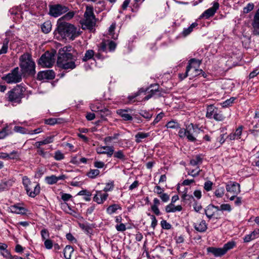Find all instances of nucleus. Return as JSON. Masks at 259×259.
<instances>
[{
    "mask_svg": "<svg viewBox=\"0 0 259 259\" xmlns=\"http://www.w3.org/2000/svg\"><path fill=\"white\" fill-rule=\"evenodd\" d=\"M73 50L70 46H65L59 49L57 61L59 67L64 70H72L76 67V57L71 53Z\"/></svg>",
    "mask_w": 259,
    "mask_h": 259,
    "instance_id": "nucleus-1",
    "label": "nucleus"
},
{
    "mask_svg": "<svg viewBox=\"0 0 259 259\" xmlns=\"http://www.w3.org/2000/svg\"><path fill=\"white\" fill-rule=\"evenodd\" d=\"M57 24L56 31L62 38L72 40L79 35V32L74 25L69 23L61 22V19L58 21Z\"/></svg>",
    "mask_w": 259,
    "mask_h": 259,
    "instance_id": "nucleus-2",
    "label": "nucleus"
},
{
    "mask_svg": "<svg viewBox=\"0 0 259 259\" xmlns=\"http://www.w3.org/2000/svg\"><path fill=\"white\" fill-rule=\"evenodd\" d=\"M19 66L23 74L33 75L35 73V64L29 53H24L19 58Z\"/></svg>",
    "mask_w": 259,
    "mask_h": 259,
    "instance_id": "nucleus-3",
    "label": "nucleus"
},
{
    "mask_svg": "<svg viewBox=\"0 0 259 259\" xmlns=\"http://www.w3.org/2000/svg\"><path fill=\"white\" fill-rule=\"evenodd\" d=\"M147 93L148 95H146L143 100L147 101L152 97H154L155 95H157L158 96H160V91L159 90V86L158 84H151L149 88L144 89L141 88L138 92L134 94V95L129 96L128 99L130 101H132L135 98L138 97L140 95L143 93Z\"/></svg>",
    "mask_w": 259,
    "mask_h": 259,
    "instance_id": "nucleus-4",
    "label": "nucleus"
},
{
    "mask_svg": "<svg viewBox=\"0 0 259 259\" xmlns=\"http://www.w3.org/2000/svg\"><path fill=\"white\" fill-rule=\"evenodd\" d=\"M84 17V19L81 21L82 29H92L96 24V19L93 13V7L89 6L86 7Z\"/></svg>",
    "mask_w": 259,
    "mask_h": 259,
    "instance_id": "nucleus-5",
    "label": "nucleus"
},
{
    "mask_svg": "<svg viewBox=\"0 0 259 259\" xmlns=\"http://www.w3.org/2000/svg\"><path fill=\"white\" fill-rule=\"evenodd\" d=\"M22 182L27 194L30 197L34 198L39 193L40 186L38 184L32 183L26 176L23 177Z\"/></svg>",
    "mask_w": 259,
    "mask_h": 259,
    "instance_id": "nucleus-6",
    "label": "nucleus"
},
{
    "mask_svg": "<svg viewBox=\"0 0 259 259\" xmlns=\"http://www.w3.org/2000/svg\"><path fill=\"white\" fill-rule=\"evenodd\" d=\"M22 72L20 71L18 67L12 69L9 73L3 76L2 79L9 84L17 83L22 80Z\"/></svg>",
    "mask_w": 259,
    "mask_h": 259,
    "instance_id": "nucleus-7",
    "label": "nucleus"
},
{
    "mask_svg": "<svg viewBox=\"0 0 259 259\" xmlns=\"http://www.w3.org/2000/svg\"><path fill=\"white\" fill-rule=\"evenodd\" d=\"M24 89L19 85L9 91L7 94V99L9 102L15 103H20L23 98Z\"/></svg>",
    "mask_w": 259,
    "mask_h": 259,
    "instance_id": "nucleus-8",
    "label": "nucleus"
},
{
    "mask_svg": "<svg viewBox=\"0 0 259 259\" xmlns=\"http://www.w3.org/2000/svg\"><path fill=\"white\" fill-rule=\"evenodd\" d=\"M236 243L234 241H229L225 244L222 248L209 247L207 251L212 253L215 256H221L224 255L228 250L233 248Z\"/></svg>",
    "mask_w": 259,
    "mask_h": 259,
    "instance_id": "nucleus-9",
    "label": "nucleus"
},
{
    "mask_svg": "<svg viewBox=\"0 0 259 259\" xmlns=\"http://www.w3.org/2000/svg\"><path fill=\"white\" fill-rule=\"evenodd\" d=\"M55 55L53 53L46 52L38 61V64L43 67L50 68L55 63Z\"/></svg>",
    "mask_w": 259,
    "mask_h": 259,
    "instance_id": "nucleus-10",
    "label": "nucleus"
},
{
    "mask_svg": "<svg viewBox=\"0 0 259 259\" xmlns=\"http://www.w3.org/2000/svg\"><path fill=\"white\" fill-rule=\"evenodd\" d=\"M49 7V14L54 17H58L69 10L68 7L61 4L51 5Z\"/></svg>",
    "mask_w": 259,
    "mask_h": 259,
    "instance_id": "nucleus-11",
    "label": "nucleus"
},
{
    "mask_svg": "<svg viewBox=\"0 0 259 259\" xmlns=\"http://www.w3.org/2000/svg\"><path fill=\"white\" fill-rule=\"evenodd\" d=\"M187 138L188 141L195 142L196 141L195 137L197 136L200 132V128L197 126L191 123L187 127Z\"/></svg>",
    "mask_w": 259,
    "mask_h": 259,
    "instance_id": "nucleus-12",
    "label": "nucleus"
},
{
    "mask_svg": "<svg viewBox=\"0 0 259 259\" xmlns=\"http://www.w3.org/2000/svg\"><path fill=\"white\" fill-rule=\"evenodd\" d=\"M202 74L203 77H205V73L203 71L202 69L197 68H190V70L188 71V68H186V72L185 73V75L184 77H182V74L180 75V78L181 79H184L186 78L187 76H189L190 78H193L198 75Z\"/></svg>",
    "mask_w": 259,
    "mask_h": 259,
    "instance_id": "nucleus-13",
    "label": "nucleus"
},
{
    "mask_svg": "<svg viewBox=\"0 0 259 259\" xmlns=\"http://www.w3.org/2000/svg\"><path fill=\"white\" fill-rule=\"evenodd\" d=\"M220 5L217 1L213 2V6L206 10H205L201 15V17H204L206 19H208L209 17L213 16L217 10L219 9Z\"/></svg>",
    "mask_w": 259,
    "mask_h": 259,
    "instance_id": "nucleus-14",
    "label": "nucleus"
},
{
    "mask_svg": "<svg viewBox=\"0 0 259 259\" xmlns=\"http://www.w3.org/2000/svg\"><path fill=\"white\" fill-rule=\"evenodd\" d=\"M96 151L99 154H106L108 157H111L114 151L113 146H101L96 149Z\"/></svg>",
    "mask_w": 259,
    "mask_h": 259,
    "instance_id": "nucleus-15",
    "label": "nucleus"
},
{
    "mask_svg": "<svg viewBox=\"0 0 259 259\" xmlns=\"http://www.w3.org/2000/svg\"><path fill=\"white\" fill-rule=\"evenodd\" d=\"M55 77V73L52 70L40 71L37 74L38 80L53 79Z\"/></svg>",
    "mask_w": 259,
    "mask_h": 259,
    "instance_id": "nucleus-16",
    "label": "nucleus"
},
{
    "mask_svg": "<svg viewBox=\"0 0 259 259\" xmlns=\"http://www.w3.org/2000/svg\"><path fill=\"white\" fill-rule=\"evenodd\" d=\"M226 190L228 192L237 195L240 192V185L237 183L230 182L226 185Z\"/></svg>",
    "mask_w": 259,
    "mask_h": 259,
    "instance_id": "nucleus-17",
    "label": "nucleus"
},
{
    "mask_svg": "<svg viewBox=\"0 0 259 259\" xmlns=\"http://www.w3.org/2000/svg\"><path fill=\"white\" fill-rule=\"evenodd\" d=\"M252 25L253 29V34L259 35V9L257 10L254 16Z\"/></svg>",
    "mask_w": 259,
    "mask_h": 259,
    "instance_id": "nucleus-18",
    "label": "nucleus"
},
{
    "mask_svg": "<svg viewBox=\"0 0 259 259\" xmlns=\"http://www.w3.org/2000/svg\"><path fill=\"white\" fill-rule=\"evenodd\" d=\"M220 210L219 206H215L212 204L208 205L205 209V213L208 219H211L215 212Z\"/></svg>",
    "mask_w": 259,
    "mask_h": 259,
    "instance_id": "nucleus-19",
    "label": "nucleus"
},
{
    "mask_svg": "<svg viewBox=\"0 0 259 259\" xmlns=\"http://www.w3.org/2000/svg\"><path fill=\"white\" fill-rule=\"evenodd\" d=\"M108 196L107 193H103L101 191H97L93 200L98 204H102L107 199Z\"/></svg>",
    "mask_w": 259,
    "mask_h": 259,
    "instance_id": "nucleus-20",
    "label": "nucleus"
},
{
    "mask_svg": "<svg viewBox=\"0 0 259 259\" xmlns=\"http://www.w3.org/2000/svg\"><path fill=\"white\" fill-rule=\"evenodd\" d=\"M128 109H119L116 111V113L124 120H132L133 117L128 113Z\"/></svg>",
    "mask_w": 259,
    "mask_h": 259,
    "instance_id": "nucleus-21",
    "label": "nucleus"
},
{
    "mask_svg": "<svg viewBox=\"0 0 259 259\" xmlns=\"http://www.w3.org/2000/svg\"><path fill=\"white\" fill-rule=\"evenodd\" d=\"M194 227L196 231L199 232H204L207 229V226L204 220H201L199 223H194Z\"/></svg>",
    "mask_w": 259,
    "mask_h": 259,
    "instance_id": "nucleus-22",
    "label": "nucleus"
},
{
    "mask_svg": "<svg viewBox=\"0 0 259 259\" xmlns=\"http://www.w3.org/2000/svg\"><path fill=\"white\" fill-rule=\"evenodd\" d=\"M182 206L180 205L175 206L174 203H169L165 207V211L167 213L180 211L182 210Z\"/></svg>",
    "mask_w": 259,
    "mask_h": 259,
    "instance_id": "nucleus-23",
    "label": "nucleus"
},
{
    "mask_svg": "<svg viewBox=\"0 0 259 259\" xmlns=\"http://www.w3.org/2000/svg\"><path fill=\"white\" fill-rule=\"evenodd\" d=\"M242 130L243 126L241 125L236 130L234 133L230 134L227 137L230 139V140H234L235 139H240L242 134Z\"/></svg>",
    "mask_w": 259,
    "mask_h": 259,
    "instance_id": "nucleus-24",
    "label": "nucleus"
},
{
    "mask_svg": "<svg viewBox=\"0 0 259 259\" xmlns=\"http://www.w3.org/2000/svg\"><path fill=\"white\" fill-rule=\"evenodd\" d=\"M201 64V60L193 58L189 61L188 65L186 68H188V71L190 70V68H199L200 64Z\"/></svg>",
    "mask_w": 259,
    "mask_h": 259,
    "instance_id": "nucleus-25",
    "label": "nucleus"
},
{
    "mask_svg": "<svg viewBox=\"0 0 259 259\" xmlns=\"http://www.w3.org/2000/svg\"><path fill=\"white\" fill-rule=\"evenodd\" d=\"M218 108L212 105H210L207 106L206 113V117L208 118H212L215 112H218Z\"/></svg>",
    "mask_w": 259,
    "mask_h": 259,
    "instance_id": "nucleus-26",
    "label": "nucleus"
},
{
    "mask_svg": "<svg viewBox=\"0 0 259 259\" xmlns=\"http://www.w3.org/2000/svg\"><path fill=\"white\" fill-rule=\"evenodd\" d=\"M10 209L12 212L17 214H24L26 212V209L25 208L16 205L11 206Z\"/></svg>",
    "mask_w": 259,
    "mask_h": 259,
    "instance_id": "nucleus-27",
    "label": "nucleus"
},
{
    "mask_svg": "<svg viewBox=\"0 0 259 259\" xmlns=\"http://www.w3.org/2000/svg\"><path fill=\"white\" fill-rule=\"evenodd\" d=\"M90 108L92 111L94 112H103L104 110H106V109L102 106V105L99 102H95L91 104Z\"/></svg>",
    "mask_w": 259,
    "mask_h": 259,
    "instance_id": "nucleus-28",
    "label": "nucleus"
},
{
    "mask_svg": "<svg viewBox=\"0 0 259 259\" xmlns=\"http://www.w3.org/2000/svg\"><path fill=\"white\" fill-rule=\"evenodd\" d=\"M160 204L159 200L155 198L153 200V204L151 206V208L152 211L157 215L160 214V211L158 208V205Z\"/></svg>",
    "mask_w": 259,
    "mask_h": 259,
    "instance_id": "nucleus-29",
    "label": "nucleus"
},
{
    "mask_svg": "<svg viewBox=\"0 0 259 259\" xmlns=\"http://www.w3.org/2000/svg\"><path fill=\"white\" fill-rule=\"evenodd\" d=\"M74 251L73 248L70 245H67L63 250L64 256L66 259H70Z\"/></svg>",
    "mask_w": 259,
    "mask_h": 259,
    "instance_id": "nucleus-30",
    "label": "nucleus"
},
{
    "mask_svg": "<svg viewBox=\"0 0 259 259\" xmlns=\"http://www.w3.org/2000/svg\"><path fill=\"white\" fill-rule=\"evenodd\" d=\"M149 136V133L139 132L135 135V141L137 143H141L143 139L148 137Z\"/></svg>",
    "mask_w": 259,
    "mask_h": 259,
    "instance_id": "nucleus-31",
    "label": "nucleus"
},
{
    "mask_svg": "<svg viewBox=\"0 0 259 259\" xmlns=\"http://www.w3.org/2000/svg\"><path fill=\"white\" fill-rule=\"evenodd\" d=\"M94 55L95 53L93 50H87L85 53L84 56L82 58V61L87 62L91 59H93L95 60Z\"/></svg>",
    "mask_w": 259,
    "mask_h": 259,
    "instance_id": "nucleus-32",
    "label": "nucleus"
},
{
    "mask_svg": "<svg viewBox=\"0 0 259 259\" xmlns=\"http://www.w3.org/2000/svg\"><path fill=\"white\" fill-rule=\"evenodd\" d=\"M113 156L114 158L119 159L122 161H124L126 159L123 151L121 150H119L115 152L114 151Z\"/></svg>",
    "mask_w": 259,
    "mask_h": 259,
    "instance_id": "nucleus-33",
    "label": "nucleus"
},
{
    "mask_svg": "<svg viewBox=\"0 0 259 259\" xmlns=\"http://www.w3.org/2000/svg\"><path fill=\"white\" fill-rule=\"evenodd\" d=\"M117 209H121V207L117 204H114L108 207L107 212L109 214H111L115 212Z\"/></svg>",
    "mask_w": 259,
    "mask_h": 259,
    "instance_id": "nucleus-34",
    "label": "nucleus"
},
{
    "mask_svg": "<svg viewBox=\"0 0 259 259\" xmlns=\"http://www.w3.org/2000/svg\"><path fill=\"white\" fill-rule=\"evenodd\" d=\"M198 24L196 22L193 23L188 28H185L183 31L182 34L184 36L189 35L193 30V28L196 27Z\"/></svg>",
    "mask_w": 259,
    "mask_h": 259,
    "instance_id": "nucleus-35",
    "label": "nucleus"
},
{
    "mask_svg": "<svg viewBox=\"0 0 259 259\" xmlns=\"http://www.w3.org/2000/svg\"><path fill=\"white\" fill-rule=\"evenodd\" d=\"M41 30L45 33H48L51 30L52 25L50 22L47 21L41 25Z\"/></svg>",
    "mask_w": 259,
    "mask_h": 259,
    "instance_id": "nucleus-36",
    "label": "nucleus"
},
{
    "mask_svg": "<svg viewBox=\"0 0 259 259\" xmlns=\"http://www.w3.org/2000/svg\"><path fill=\"white\" fill-rule=\"evenodd\" d=\"M202 162V158L200 155H196L194 158L190 161V164L193 166H196L201 164Z\"/></svg>",
    "mask_w": 259,
    "mask_h": 259,
    "instance_id": "nucleus-37",
    "label": "nucleus"
},
{
    "mask_svg": "<svg viewBox=\"0 0 259 259\" xmlns=\"http://www.w3.org/2000/svg\"><path fill=\"white\" fill-rule=\"evenodd\" d=\"M9 40L8 38H5L4 40L3 46L0 49V55L3 54H6L8 51V44Z\"/></svg>",
    "mask_w": 259,
    "mask_h": 259,
    "instance_id": "nucleus-38",
    "label": "nucleus"
},
{
    "mask_svg": "<svg viewBox=\"0 0 259 259\" xmlns=\"http://www.w3.org/2000/svg\"><path fill=\"white\" fill-rule=\"evenodd\" d=\"M45 180L47 183L49 185L56 184L58 182L57 177L55 175L47 177Z\"/></svg>",
    "mask_w": 259,
    "mask_h": 259,
    "instance_id": "nucleus-39",
    "label": "nucleus"
},
{
    "mask_svg": "<svg viewBox=\"0 0 259 259\" xmlns=\"http://www.w3.org/2000/svg\"><path fill=\"white\" fill-rule=\"evenodd\" d=\"M225 193V189L223 187H218L215 190L214 194L218 198H221L223 196Z\"/></svg>",
    "mask_w": 259,
    "mask_h": 259,
    "instance_id": "nucleus-40",
    "label": "nucleus"
},
{
    "mask_svg": "<svg viewBox=\"0 0 259 259\" xmlns=\"http://www.w3.org/2000/svg\"><path fill=\"white\" fill-rule=\"evenodd\" d=\"M100 174V170L97 169H91L89 172H88L87 176L92 179L95 178Z\"/></svg>",
    "mask_w": 259,
    "mask_h": 259,
    "instance_id": "nucleus-41",
    "label": "nucleus"
},
{
    "mask_svg": "<svg viewBox=\"0 0 259 259\" xmlns=\"http://www.w3.org/2000/svg\"><path fill=\"white\" fill-rule=\"evenodd\" d=\"M15 132L23 134H28V131L24 127L19 126H15L14 128Z\"/></svg>",
    "mask_w": 259,
    "mask_h": 259,
    "instance_id": "nucleus-42",
    "label": "nucleus"
},
{
    "mask_svg": "<svg viewBox=\"0 0 259 259\" xmlns=\"http://www.w3.org/2000/svg\"><path fill=\"white\" fill-rule=\"evenodd\" d=\"M9 159H19L20 153L17 151L14 150L10 154H8Z\"/></svg>",
    "mask_w": 259,
    "mask_h": 259,
    "instance_id": "nucleus-43",
    "label": "nucleus"
},
{
    "mask_svg": "<svg viewBox=\"0 0 259 259\" xmlns=\"http://www.w3.org/2000/svg\"><path fill=\"white\" fill-rule=\"evenodd\" d=\"M75 15V13L74 11H69L65 15H64L61 19V22H62V19H65L66 20H69L72 19Z\"/></svg>",
    "mask_w": 259,
    "mask_h": 259,
    "instance_id": "nucleus-44",
    "label": "nucleus"
},
{
    "mask_svg": "<svg viewBox=\"0 0 259 259\" xmlns=\"http://www.w3.org/2000/svg\"><path fill=\"white\" fill-rule=\"evenodd\" d=\"M37 153L39 155L45 158H48L51 157V154L47 152L44 151L43 149H39L37 150Z\"/></svg>",
    "mask_w": 259,
    "mask_h": 259,
    "instance_id": "nucleus-45",
    "label": "nucleus"
},
{
    "mask_svg": "<svg viewBox=\"0 0 259 259\" xmlns=\"http://www.w3.org/2000/svg\"><path fill=\"white\" fill-rule=\"evenodd\" d=\"M212 118L217 121H223L225 119L224 116L221 112L219 110H218L217 112H215V114H214Z\"/></svg>",
    "mask_w": 259,
    "mask_h": 259,
    "instance_id": "nucleus-46",
    "label": "nucleus"
},
{
    "mask_svg": "<svg viewBox=\"0 0 259 259\" xmlns=\"http://www.w3.org/2000/svg\"><path fill=\"white\" fill-rule=\"evenodd\" d=\"M166 127L169 128H180V125L177 122L170 121L166 124Z\"/></svg>",
    "mask_w": 259,
    "mask_h": 259,
    "instance_id": "nucleus-47",
    "label": "nucleus"
},
{
    "mask_svg": "<svg viewBox=\"0 0 259 259\" xmlns=\"http://www.w3.org/2000/svg\"><path fill=\"white\" fill-rule=\"evenodd\" d=\"M54 157L56 160H61L63 159L65 157L60 150H57L55 152Z\"/></svg>",
    "mask_w": 259,
    "mask_h": 259,
    "instance_id": "nucleus-48",
    "label": "nucleus"
},
{
    "mask_svg": "<svg viewBox=\"0 0 259 259\" xmlns=\"http://www.w3.org/2000/svg\"><path fill=\"white\" fill-rule=\"evenodd\" d=\"M9 132L8 126L7 125L0 131V139L5 138L8 135Z\"/></svg>",
    "mask_w": 259,
    "mask_h": 259,
    "instance_id": "nucleus-49",
    "label": "nucleus"
},
{
    "mask_svg": "<svg viewBox=\"0 0 259 259\" xmlns=\"http://www.w3.org/2000/svg\"><path fill=\"white\" fill-rule=\"evenodd\" d=\"M140 115H141L144 118L147 119H150L152 116V114H151L149 112L146 110H142L140 113Z\"/></svg>",
    "mask_w": 259,
    "mask_h": 259,
    "instance_id": "nucleus-50",
    "label": "nucleus"
},
{
    "mask_svg": "<svg viewBox=\"0 0 259 259\" xmlns=\"http://www.w3.org/2000/svg\"><path fill=\"white\" fill-rule=\"evenodd\" d=\"M249 132L254 136H257L259 133V124H256L255 125H254L253 126V128L249 130Z\"/></svg>",
    "mask_w": 259,
    "mask_h": 259,
    "instance_id": "nucleus-51",
    "label": "nucleus"
},
{
    "mask_svg": "<svg viewBox=\"0 0 259 259\" xmlns=\"http://www.w3.org/2000/svg\"><path fill=\"white\" fill-rule=\"evenodd\" d=\"M161 227L163 229L169 230L171 228V225L165 220H162L160 222Z\"/></svg>",
    "mask_w": 259,
    "mask_h": 259,
    "instance_id": "nucleus-52",
    "label": "nucleus"
},
{
    "mask_svg": "<svg viewBox=\"0 0 259 259\" xmlns=\"http://www.w3.org/2000/svg\"><path fill=\"white\" fill-rule=\"evenodd\" d=\"M235 99V98H231L229 99L226 100L222 103V106L223 107H227L230 106L234 102Z\"/></svg>",
    "mask_w": 259,
    "mask_h": 259,
    "instance_id": "nucleus-53",
    "label": "nucleus"
},
{
    "mask_svg": "<svg viewBox=\"0 0 259 259\" xmlns=\"http://www.w3.org/2000/svg\"><path fill=\"white\" fill-rule=\"evenodd\" d=\"M254 239H255V236L252 234V233H251L245 235L243 238V240L244 242H249Z\"/></svg>",
    "mask_w": 259,
    "mask_h": 259,
    "instance_id": "nucleus-54",
    "label": "nucleus"
},
{
    "mask_svg": "<svg viewBox=\"0 0 259 259\" xmlns=\"http://www.w3.org/2000/svg\"><path fill=\"white\" fill-rule=\"evenodd\" d=\"M45 247L48 249H51L53 247V242L50 239H46L44 242Z\"/></svg>",
    "mask_w": 259,
    "mask_h": 259,
    "instance_id": "nucleus-55",
    "label": "nucleus"
},
{
    "mask_svg": "<svg viewBox=\"0 0 259 259\" xmlns=\"http://www.w3.org/2000/svg\"><path fill=\"white\" fill-rule=\"evenodd\" d=\"M213 183L210 181H207L205 182L204 185V188L206 191H209L212 189Z\"/></svg>",
    "mask_w": 259,
    "mask_h": 259,
    "instance_id": "nucleus-56",
    "label": "nucleus"
},
{
    "mask_svg": "<svg viewBox=\"0 0 259 259\" xmlns=\"http://www.w3.org/2000/svg\"><path fill=\"white\" fill-rule=\"evenodd\" d=\"M41 238L43 240L47 239L49 237V233L47 229H43L40 231Z\"/></svg>",
    "mask_w": 259,
    "mask_h": 259,
    "instance_id": "nucleus-57",
    "label": "nucleus"
},
{
    "mask_svg": "<svg viewBox=\"0 0 259 259\" xmlns=\"http://www.w3.org/2000/svg\"><path fill=\"white\" fill-rule=\"evenodd\" d=\"M220 210L223 211H231V207L229 204H223L220 206Z\"/></svg>",
    "mask_w": 259,
    "mask_h": 259,
    "instance_id": "nucleus-58",
    "label": "nucleus"
},
{
    "mask_svg": "<svg viewBox=\"0 0 259 259\" xmlns=\"http://www.w3.org/2000/svg\"><path fill=\"white\" fill-rule=\"evenodd\" d=\"M201 170L198 169L196 171V169H192L191 170H188V174L190 176H192L193 177H196L198 176L200 174V172Z\"/></svg>",
    "mask_w": 259,
    "mask_h": 259,
    "instance_id": "nucleus-59",
    "label": "nucleus"
},
{
    "mask_svg": "<svg viewBox=\"0 0 259 259\" xmlns=\"http://www.w3.org/2000/svg\"><path fill=\"white\" fill-rule=\"evenodd\" d=\"M58 120L57 118H49L45 120V123L53 125L58 123Z\"/></svg>",
    "mask_w": 259,
    "mask_h": 259,
    "instance_id": "nucleus-60",
    "label": "nucleus"
},
{
    "mask_svg": "<svg viewBox=\"0 0 259 259\" xmlns=\"http://www.w3.org/2000/svg\"><path fill=\"white\" fill-rule=\"evenodd\" d=\"M114 187L113 182H111L110 183H107L105 187L104 188V191L105 192H108L113 189Z\"/></svg>",
    "mask_w": 259,
    "mask_h": 259,
    "instance_id": "nucleus-61",
    "label": "nucleus"
},
{
    "mask_svg": "<svg viewBox=\"0 0 259 259\" xmlns=\"http://www.w3.org/2000/svg\"><path fill=\"white\" fill-rule=\"evenodd\" d=\"M148 215L151 217V219L152 220L151 226L153 229H154L157 225V221L154 215H151L150 213H149Z\"/></svg>",
    "mask_w": 259,
    "mask_h": 259,
    "instance_id": "nucleus-62",
    "label": "nucleus"
},
{
    "mask_svg": "<svg viewBox=\"0 0 259 259\" xmlns=\"http://www.w3.org/2000/svg\"><path fill=\"white\" fill-rule=\"evenodd\" d=\"M159 197L161 198V199L162 200V201L165 202L168 201L169 199V196L166 193H161L159 195Z\"/></svg>",
    "mask_w": 259,
    "mask_h": 259,
    "instance_id": "nucleus-63",
    "label": "nucleus"
},
{
    "mask_svg": "<svg viewBox=\"0 0 259 259\" xmlns=\"http://www.w3.org/2000/svg\"><path fill=\"white\" fill-rule=\"evenodd\" d=\"M258 73H259V68H257L250 73V74L249 75V78H252L254 77Z\"/></svg>",
    "mask_w": 259,
    "mask_h": 259,
    "instance_id": "nucleus-64",
    "label": "nucleus"
}]
</instances>
